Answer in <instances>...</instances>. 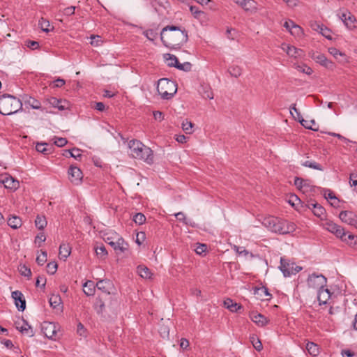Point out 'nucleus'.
Here are the masks:
<instances>
[{"label": "nucleus", "instance_id": "bb28decb", "mask_svg": "<svg viewBox=\"0 0 357 357\" xmlns=\"http://www.w3.org/2000/svg\"><path fill=\"white\" fill-rule=\"evenodd\" d=\"M49 303L52 307H53L54 309H56L59 307L61 306V304H62L61 298L58 294H56V295L53 294L50 296V298L49 299Z\"/></svg>", "mask_w": 357, "mask_h": 357}, {"label": "nucleus", "instance_id": "c03bdc74", "mask_svg": "<svg viewBox=\"0 0 357 357\" xmlns=\"http://www.w3.org/2000/svg\"><path fill=\"white\" fill-rule=\"evenodd\" d=\"M175 68L180 70H183L185 72H189L191 70L192 64L190 62H185L183 63H180L178 62Z\"/></svg>", "mask_w": 357, "mask_h": 357}, {"label": "nucleus", "instance_id": "c756f323", "mask_svg": "<svg viewBox=\"0 0 357 357\" xmlns=\"http://www.w3.org/2000/svg\"><path fill=\"white\" fill-rule=\"evenodd\" d=\"M164 58L167 62V66L169 67H176L178 63L177 57L171 54H165Z\"/></svg>", "mask_w": 357, "mask_h": 357}, {"label": "nucleus", "instance_id": "1a4fd4ad", "mask_svg": "<svg viewBox=\"0 0 357 357\" xmlns=\"http://www.w3.org/2000/svg\"><path fill=\"white\" fill-rule=\"evenodd\" d=\"M59 327L53 322L44 321L42 324V332L49 339L56 340Z\"/></svg>", "mask_w": 357, "mask_h": 357}, {"label": "nucleus", "instance_id": "bf43d9fd", "mask_svg": "<svg viewBox=\"0 0 357 357\" xmlns=\"http://www.w3.org/2000/svg\"><path fill=\"white\" fill-rule=\"evenodd\" d=\"M331 33V30L329 29H328L327 27L324 26V27L321 28L320 33L329 40L332 39Z\"/></svg>", "mask_w": 357, "mask_h": 357}, {"label": "nucleus", "instance_id": "9b49d317", "mask_svg": "<svg viewBox=\"0 0 357 357\" xmlns=\"http://www.w3.org/2000/svg\"><path fill=\"white\" fill-rule=\"evenodd\" d=\"M339 218L343 222L357 227V215L354 212L349 211H342Z\"/></svg>", "mask_w": 357, "mask_h": 357}, {"label": "nucleus", "instance_id": "f704fd0d", "mask_svg": "<svg viewBox=\"0 0 357 357\" xmlns=\"http://www.w3.org/2000/svg\"><path fill=\"white\" fill-rule=\"evenodd\" d=\"M345 25L349 29H353L356 27V18L350 13H348V17L345 21Z\"/></svg>", "mask_w": 357, "mask_h": 357}, {"label": "nucleus", "instance_id": "13d9d810", "mask_svg": "<svg viewBox=\"0 0 357 357\" xmlns=\"http://www.w3.org/2000/svg\"><path fill=\"white\" fill-rule=\"evenodd\" d=\"M349 183L351 186H357V172H354L350 174Z\"/></svg>", "mask_w": 357, "mask_h": 357}, {"label": "nucleus", "instance_id": "5701e85b", "mask_svg": "<svg viewBox=\"0 0 357 357\" xmlns=\"http://www.w3.org/2000/svg\"><path fill=\"white\" fill-rule=\"evenodd\" d=\"M70 252L71 248L68 244L62 243L60 245L59 255L61 259L65 260L70 255Z\"/></svg>", "mask_w": 357, "mask_h": 357}, {"label": "nucleus", "instance_id": "423d86ee", "mask_svg": "<svg viewBox=\"0 0 357 357\" xmlns=\"http://www.w3.org/2000/svg\"><path fill=\"white\" fill-rule=\"evenodd\" d=\"M175 83L168 79H160L158 82L157 91L163 100L171 99L176 93Z\"/></svg>", "mask_w": 357, "mask_h": 357}, {"label": "nucleus", "instance_id": "58836bf2", "mask_svg": "<svg viewBox=\"0 0 357 357\" xmlns=\"http://www.w3.org/2000/svg\"><path fill=\"white\" fill-rule=\"evenodd\" d=\"M299 121L301 123V125L307 129H310L312 130H318L317 128L312 127V125L315 124L314 120L307 121L303 119H301Z\"/></svg>", "mask_w": 357, "mask_h": 357}, {"label": "nucleus", "instance_id": "39448f33", "mask_svg": "<svg viewBox=\"0 0 357 357\" xmlns=\"http://www.w3.org/2000/svg\"><path fill=\"white\" fill-rule=\"evenodd\" d=\"M22 109V103L19 98L8 94L0 96V114L11 115Z\"/></svg>", "mask_w": 357, "mask_h": 357}, {"label": "nucleus", "instance_id": "0eeeda50", "mask_svg": "<svg viewBox=\"0 0 357 357\" xmlns=\"http://www.w3.org/2000/svg\"><path fill=\"white\" fill-rule=\"evenodd\" d=\"M114 235V236L105 237V241L113 248L116 254H121L128 250L129 245L124 239L116 234Z\"/></svg>", "mask_w": 357, "mask_h": 357}, {"label": "nucleus", "instance_id": "09e8293b", "mask_svg": "<svg viewBox=\"0 0 357 357\" xmlns=\"http://www.w3.org/2000/svg\"><path fill=\"white\" fill-rule=\"evenodd\" d=\"M47 261V252L41 251V255L36 257V262L39 266H43Z\"/></svg>", "mask_w": 357, "mask_h": 357}, {"label": "nucleus", "instance_id": "69168bd1", "mask_svg": "<svg viewBox=\"0 0 357 357\" xmlns=\"http://www.w3.org/2000/svg\"><path fill=\"white\" fill-rule=\"evenodd\" d=\"M26 45L28 47L32 50H36L39 47L38 42L34 40H27L26 42Z\"/></svg>", "mask_w": 357, "mask_h": 357}, {"label": "nucleus", "instance_id": "37998d69", "mask_svg": "<svg viewBox=\"0 0 357 357\" xmlns=\"http://www.w3.org/2000/svg\"><path fill=\"white\" fill-rule=\"evenodd\" d=\"M296 68L303 73H305L306 75H311L312 73V70L310 67L307 66V65L305 64H302V65H298L296 66Z\"/></svg>", "mask_w": 357, "mask_h": 357}, {"label": "nucleus", "instance_id": "e2e57ef3", "mask_svg": "<svg viewBox=\"0 0 357 357\" xmlns=\"http://www.w3.org/2000/svg\"><path fill=\"white\" fill-rule=\"evenodd\" d=\"M68 141L66 138L57 137L54 141L55 145L59 147H63L67 144Z\"/></svg>", "mask_w": 357, "mask_h": 357}, {"label": "nucleus", "instance_id": "b1692460", "mask_svg": "<svg viewBox=\"0 0 357 357\" xmlns=\"http://www.w3.org/2000/svg\"><path fill=\"white\" fill-rule=\"evenodd\" d=\"M96 284L91 280L86 281L83 285V291L87 296H93L95 293Z\"/></svg>", "mask_w": 357, "mask_h": 357}, {"label": "nucleus", "instance_id": "20e7f679", "mask_svg": "<svg viewBox=\"0 0 357 357\" xmlns=\"http://www.w3.org/2000/svg\"><path fill=\"white\" fill-rule=\"evenodd\" d=\"M130 154L135 158L143 160L147 163L153 162V151L148 146L143 144L140 141L132 139L128 143Z\"/></svg>", "mask_w": 357, "mask_h": 357}, {"label": "nucleus", "instance_id": "774afa93", "mask_svg": "<svg viewBox=\"0 0 357 357\" xmlns=\"http://www.w3.org/2000/svg\"><path fill=\"white\" fill-rule=\"evenodd\" d=\"M66 83L63 79L58 78L52 82V87H61Z\"/></svg>", "mask_w": 357, "mask_h": 357}, {"label": "nucleus", "instance_id": "aec40b11", "mask_svg": "<svg viewBox=\"0 0 357 357\" xmlns=\"http://www.w3.org/2000/svg\"><path fill=\"white\" fill-rule=\"evenodd\" d=\"M49 102L52 107L55 108H58L59 110L62 111L68 108V102L66 101H63L62 100H59L56 98L52 97L49 99Z\"/></svg>", "mask_w": 357, "mask_h": 357}, {"label": "nucleus", "instance_id": "7c9ffc66", "mask_svg": "<svg viewBox=\"0 0 357 357\" xmlns=\"http://www.w3.org/2000/svg\"><path fill=\"white\" fill-rule=\"evenodd\" d=\"M63 155L66 157H72L78 160L82 157L81 150L77 148H74L72 150H66Z\"/></svg>", "mask_w": 357, "mask_h": 357}, {"label": "nucleus", "instance_id": "ea45409f", "mask_svg": "<svg viewBox=\"0 0 357 357\" xmlns=\"http://www.w3.org/2000/svg\"><path fill=\"white\" fill-rule=\"evenodd\" d=\"M346 241H343L349 245H357V236L352 234H347L345 233V237H344Z\"/></svg>", "mask_w": 357, "mask_h": 357}, {"label": "nucleus", "instance_id": "cd10ccee", "mask_svg": "<svg viewBox=\"0 0 357 357\" xmlns=\"http://www.w3.org/2000/svg\"><path fill=\"white\" fill-rule=\"evenodd\" d=\"M24 102L33 109H39L41 107L40 101L31 96H26Z\"/></svg>", "mask_w": 357, "mask_h": 357}, {"label": "nucleus", "instance_id": "4d7b16f0", "mask_svg": "<svg viewBox=\"0 0 357 357\" xmlns=\"http://www.w3.org/2000/svg\"><path fill=\"white\" fill-rule=\"evenodd\" d=\"M91 44L93 46H98L102 43L101 37L100 36L92 35L91 36Z\"/></svg>", "mask_w": 357, "mask_h": 357}, {"label": "nucleus", "instance_id": "7ed1b4c3", "mask_svg": "<svg viewBox=\"0 0 357 357\" xmlns=\"http://www.w3.org/2000/svg\"><path fill=\"white\" fill-rule=\"evenodd\" d=\"M327 279L322 274L312 273L309 275L307 280V284L310 288L319 289L317 298L320 305L326 304V301H323L321 298L323 294H326V300H328L330 298L329 290L324 288Z\"/></svg>", "mask_w": 357, "mask_h": 357}, {"label": "nucleus", "instance_id": "72a5a7b5", "mask_svg": "<svg viewBox=\"0 0 357 357\" xmlns=\"http://www.w3.org/2000/svg\"><path fill=\"white\" fill-rule=\"evenodd\" d=\"M95 250L96 255L100 258L104 259L108 255V252L103 245L100 246H97Z\"/></svg>", "mask_w": 357, "mask_h": 357}, {"label": "nucleus", "instance_id": "5fc2aeb1", "mask_svg": "<svg viewBox=\"0 0 357 357\" xmlns=\"http://www.w3.org/2000/svg\"><path fill=\"white\" fill-rule=\"evenodd\" d=\"M290 33L295 36H300L303 34V30L301 26L295 24L292 29H291Z\"/></svg>", "mask_w": 357, "mask_h": 357}, {"label": "nucleus", "instance_id": "a19ab883", "mask_svg": "<svg viewBox=\"0 0 357 357\" xmlns=\"http://www.w3.org/2000/svg\"><path fill=\"white\" fill-rule=\"evenodd\" d=\"M47 145L48 144L47 143H38L36 146V151L43 154H49L50 153V150L45 146Z\"/></svg>", "mask_w": 357, "mask_h": 357}, {"label": "nucleus", "instance_id": "412c9836", "mask_svg": "<svg viewBox=\"0 0 357 357\" xmlns=\"http://www.w3.org/2000/svg\"><path fill=\"white\" fill-rule=\"evenodd\" d=\"M8 225L14 229L20 228L22 225V221L19 216L10 215L8 219Z\"/></svg>", "mask_w": 357, "mask_h": 357}, {"label": "nucleus", "instance_id": "0e129e2a", "mask_svg": "<svg viewBox=\"0 0 357 357\" xmlns=\"http://www.w3.org/2000/svg\"><path fill=\"white\" fill-rule=\"evenodd\" d=\"M46 240V236L44 234V233H40L38 234L36 236V238H35V243H39L38 244V247L40 246V243H43L45 242Z\"/></svg>", "mask_w": 357, "mask_h": 357}, {"label": "nucleus", "instance_id": "6ab92c4d", "mask_svg": "<svg viewBox=\"0 0 357 357\" xmlns=\"http://www.w3.org/2000/svg\"><path fill=\"white\" fill-rule=\"evenodd\" d=\"M250 318L253 322L261 327L266 326L268 322L267 318L260 313L252 314Z\"/></svg>", "mask_w": 357, "mask_h": 357}, {"label": "nucleus", "instance_id": "79ce46f5", "mask_svg": "<svg viewBox=\"0 0 357 357\" xmlns=\"http://www.w3.org/2000/svg\"><path fill=\"white\" fill-rule=\"evenodd\" d=\"M133 221L136 224L141 225L145 222L146 217L144 216V215L143 213H137L133 216Z\"/></svg>", "mask_w": 357, "mask_h": 357}, {"label": "nucleus", "instance_id": "9d476101", "mask_svg": "<svg viewBox=\"0 0 357 357\" xmlns=\"http://www.w3.org/2000/svg\"><path fill=\"white\" fill-rule=\"evenodd\" d=\"M69 179L74 185H79L83 178V174L79 168L76 166L70 165L68 171Z\"/></svg>", "mask_w": 357, "mask_h": 357}, {"label": "nucleus", "instance_id": "8fccbe9b", "mask_svg": "<svg viewBox=\"0 0 357 357\" xmlns=\"http://www.w3.org/2000/svg\"><path fill=\"white\" fill-rule=\"evenodd\" d=\"M234 250L239 255H243L244 256L247 257L248 255H250V257H252V254L250 253L248 250L245 249L243 247H238L237 245H234Z\"/></svg>", "mask_w": 357, "mask_h": 357}, {"label": "nucleus", "instance_id": "2eb2a0df", "mask_svg": "<svg viewBox=\"0 0 357 357\" xmlns=\"http://www.w3.org/2000/svg\"><path fill=\"white\" fill-rule=\"evenodd\" d=\"M15 326L16 328L23 334H26L29 337H32L34 335L31 327L29 325L27 321L23 319L20 321L15 322Z\"/></svg>", "mask_w": 357, "mask_h": 357}, {"label": "nucleus", "instance_id": "603ef678", "mask_svg": "<svg viewBox=\"0 0 357 357\" xmlns=\"http://www.w3.org/2000/svg\"><path fill=\"white\" fill-rule=\"evenodd\" d=\"M207 245L206 244H197L196 246L195 251L197 254L202 255L206 252Z\"/></svg>", "mask_w": 357, "mask_h": 357}, {"label": "nucleus", "instance_id": "f257e3e1", "mask_svg": "<svg viewBox=\"0 0 357 357\" xmlns=\"http://www.w3.org/2000/svg\"><path fill=\"white\" fill-rule=\"evenodd\" d=\"M161 40L165 46L170 49H177L188 40V31L180 26L167 25L160 33Z\"/></svg>", "mask_w": 357, "mask_h": 357}, {"label": "nucleus", "instance_id": "052dcab7", "mask_svg": "<svg viewBox=\"0 0 357 357\" xmlns=\"http://www.w3.org/2000/svg\"><path fill=\"white\" fill-rule=\"evenodd\" d=\"M46 284V278L44 276H38L36 279V286L41 287L42 288H45Z\"/></svg>", "mask_w": 357, "mask_h": 357}, {"label": "nucleus", "instance_id": "6e6552de", "mask_svg": "<svg viewBox=\"0 0 357 357\" xmlns=\"http://www.w3.org/2000/svg\"><path fill=\"white\" fill-rule=\"evenodd\" d=\"M280 269L285 277H289L301 271L302 268L281 257Z\"/></svg>", "mask_w": 357, "mask_h": 357}, {"label": "nucleus", "instance_id": "473e14b6", "mask_svg": "<svg viewBox=\"0 0 357 357\" xmlns=\"http://www.w3.org/2000/svg\"><path fill=\"white\" fill-rule=\"evenodd\" d=\"M302 165L314 169L323 171L322 166L314 161L306 160L302 163Z\"/></svg>", "mask_w": 357, "mask_h": 357}, {"label": "nucleus", "instance_id": "393cba45", "mask_svg": "<svg viewBox=\"0 0 357 357\" xmlns=\"http://www.w3.org/2000/svg\"><path fill=\"white\" fill-rule=\"evenodd\" d=\"M224 305L226 308L229 309L232 312H236L242 308L241 305L236 303H234L233 301L230 298H227L224 301Z\"/></svg>", "mask_w": 357, "mask_h": 357}, {"label": "nucleus", "instance_id": "3c124183", "mask_svg": "<svg viewBox=\"0 0 357 357\" xmlns=\"http://www.w3.org/2000/svg\"><path fill=\"white\" fill-rule=\"evenodd\" d=\"M339 225L333 222H326V229L334 234L335 232L337 231V229L338 228Z\"/></svg>", "mask_w": 357, "mask_h": 357}, {"label": "nucleus", "instance_id": "c9c22d12", "mask_svg": "<svg viewBox=\"0 0 357 357\" xmlns=\"http://www.w3.org/2000/svg\"><path fill=\"white\" fill-rule=\"evenodd\" d=\"M228 71L229 74L234 77H238L242 73L241 68L238 66H230Z\"/></svg>", "mask_w": 357, "mask_h": 357}, {"label": "nucleus", "instance_id": "a878e982", "mask_svg": "<svg viewBox=\"0 0 357 357\" xmlns=\"http://www.w3.org/2000/svg\"><path fill=\"white\" fill-rule=\"evenodd\" d=\"M242 8L245 11L255 13L257 10V3L255 0H247Z\"/></svg>", "mask_w": 357, "mask_h": 357}, {"label": "nucleus", "instance_id": "2f4dec72", "mask_svg": "<svg viewBox=\"0 0 357 357\" xmlns=\"http://www.w3.org/2000/svg\"><path fill=\"white\" fill-rule=\"evenodd\" d=\"M35 225L38 229L43 230L47 225V220L45 217L37 215L35 220Z\"/></svg>", "mask_w": 357, "mask_h": 357}, {"label": "nucleus", "instance_id": "6e6d98bb", "mask_svg": "<svg viewBox=\"0 0 357 357\" xmlns=\"http://www.w3.org/2000/svg\"><path fill=\"white\" fill-rule=\"evenodd\" d=\"M345 231L343 227L339 225L338 228L337 229V231L334 233V234L337 237L340 238L342 241H346V239L344 238L345 237Z\"/></svg>", "mask_w": 357, "mask_h": 357}, {"label": "nucleus", "instance_id": "4be33fe9", "mask_svg": "<svg viewBox=\"0 0 357 357\" xmlns=\"http://www.w3.org/2000/svg\"><path fill=\"white\" fill-rule=\"evenodd\" d=\"M137 273L140 277L145 279H151L152 273L150 269L144 265H139L137 267Z\"/></svg>", "mask_w": 357, "mask_h": 357}, {"label": "nucleus", "instance_id": "de8ad7c7", "mask_svg": "<svg viewBox=\"0 0 357 357\" xmlns=\"http://www.w3.org/2000/svg\"><path fill=\"white\" fill-rule=\"evenodd\" d=\"M192 123L190 121L185 120L182 123V129L187 134H190L192 132Z\"/></svg>", "mask_w": 357, "mask_h": 357}, {"label": "nucleus", "instance_id": "864d4df0", "mask_svg": "<svg viewBox=\"0 0 357 357\" xmlns=\"http://www.w3.org/2000/svg\"><path fill=\"white\" fill-rule=\"evenodd\" d=\"M57 270V264L55 262H50L47 265V273L53 275Z\"/></svg>", "mask_w": 357, "mask_h": 357}, {"label": "nucleus", "instance_id": "a18cd8bd", "mask_svg": "<svg viewBox=\"0 0 357 357\" xmlns=\"http://www.w3.org/2000/svg\"><path fill=\"white\" fill-rule=\"evenodd\" d=\"M250 339H251V342H252L253 347H255V349L258 351H261L263 348V346H262L261 341L259 340V338H257V337L253 335L250 337Z\"/></svg>", "mask_w": 357, "mask_h": 357}, {"label": "nucleus", "instance_id": "f3484780", "mask_svg": "<svg viewBox=\"0 0 357 357\" xmlns=\"http://www.w3.org/2000/svg\"><path fill=\"white\" fill-rule=\"evenodd\" d=\"M312 58L317 63H319V64L326 68H331L333 65V63L331 61L328 60V59L324 54L313 53Z\"/></svg>", "mask_w": 357, "mask_h": 357}, {"label": "nucleus", "instance_id": "4468645a", "mask_svg": "<svg viewBox=\"0 0 357 357\" xmlns=\"http://www.w3.org/2000/svg\"><path fill=\"white\" fill-rule=\"evenodd\" d=\"M305 206L309 209H312L314 215L322 218L325 214V208L319 204L317 202L313 201H308L305 204Z\"/></svg>", "mask_w": 357, "mask_h": 357}, {"label": "nucleus", "instance_id": "338daca9", "mask_svg": "<svg viewBox=\"0 0 357 357\" xmlns=\"http://www.w3.org/2000/svg\"><path fill=\"white\" fill-rule=\"evenodd\" d=\"M202 96L204 98L213 99V93L210 88H206V90L202 93Z\"/></svg>", "mask_w": 357, "mask_h": 357}, {"label": "nucleus", "instance_id": "49530a36", "mask_svg": "<svg viewBox=\"0 0 357 357\" xmlns=\"http://www.w3.org/2000/svg\"><path fill=\"white\" fill-rule=\"evenodd\" d=\"M255 294L259 295L260 296H271V294H269L268 289L265 287L255 288Z\"/></svg>", "mask_w": 357, "mask_h": 357}, {"label": "nucleus", "instance_id": "c85d7f7f", "mask_svg": "<svg viewBox=\"0 0 357 357\" xmlns=\"http://www.w3.org/2000/svg\"><path fill=\"white\" fill-rule=\"evenodd\" d=\"M306 349L309 354L313 356H317L319 354V346L312 342H308L307 343Z\"/></svg>", "mask_w": 357, "mask_h": 357}, {"label": "nucleus", "instance_id": "a211bd4d", "mask_svg": "<svg viewBox=\"0 0 357 357\" xmlns=\"http://www.w3.org/2000/svg\"><path fill=\"white\" fill-rule=\"evenodd\" d=\"M96 287L103 293L110 294L111 290L113 289V285L108 280H101L96 283Z\"/></svg>", "mask_w": 357, "mask_h": 357}, {"label": "nucleus", "instance_id": "ddd939ff", "mask_svg": "<svg viewBox=\"0 0 357 357\" xmlns=\"http://www.w3.org/2000/svg\"><path fill=\"white\" fill-rule=\"evenodd\" d=\"M12 298L15 301V304L20 311H24L26 308V301L22 293L18 290L12 292Z\"/></svg>", "mask_w": 357, "mask_h": 357}, {"label": "nucleus", "instance_id": "f03ea898", "mask_svg": "<svg viewBox=\"0 0 357 357\" xmlns=\"http://www.w3.org/2000/svg\"><path fill=\"white\" fill-rule=\"evenodd\" d=\"M262 225L269 231L279 234H287L296 230V225L294 222L275 216L264 218Z\"/></svg>", "mask_w": 357, "mask_h": 357}, {"label": "nucleus", "instance_id": "f8f14e48", "mask_svg": "<svg viewBox=\"0 0 357 357\" xmlns=\"http://www.w3.org/2000/svg\"><path fill=\"white\" fill-rule=\"evenodd\" d=\"M0 181L6 188L15 190L19 188V181L8 174L1 175Z\"/></svg>", "mask_w": 357, "mask_h": 357}, {"label": "nucleus", "instance_id": "dca6fc26", "mask_svg": "<svg viewBox=\"0 0 357 357\" xmlns=\"http://www.w3.org/2000/svg\"><path fill=\"white\" fill-rule=\"evenodd\" d=\"M282 50L291 57H301L303 55V51L302 50L287 44H282Z\"/></svg>", "mask_w": 357, "mask_h": 357}, {"label": "nucleus", "instance_id": "680f3d73", "mask_svg": "<svg viewBox=\"0 0 357 357\" xmlns=\"http://www.w3.org/2000/svg\"><path fill=\"white\" fill-rule=\"evenodd\" d=\"M190 10L196 18H198L201 14L204 13L202 11L199 10L197 6H190Z\"/></svg>", "mask_w": 357, "mask_h": 357}, {"label": "nucleus", "instance_id": "4c0bfd02", "mask_svg": "<svg viewBox=\"0 0 357 357\" xmlns=\"http://www.w3.org/2000/svg\"><path fill=\"white\" fill-rule=\"evenodd\" d=\"M307 182V181L298 177H296L294 179V185L300 190L308 187Z\"/></svg>", "mask_w": 357, "mask_h": 357}, {"label": "nucleus", "instance_id": "e433bc0d", "mask_svg": "<svg viewBox=\"0 0 357 357\" xmlns=\"http://www.w3.org/2000/svg\"><path fill=\"white\" fill-rule=\"evenodd\" d=\"M39 26L43 31L47 33L51 30L50 22L44 18L40 20Z\"/></svg>", "mask_w": 357, "mask_h": 357}]
</instances>
